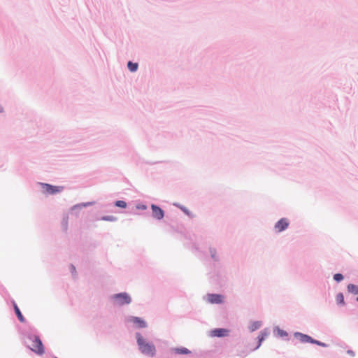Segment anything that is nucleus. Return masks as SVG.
<instances>
[{
    "label": "nucleus",
    "instance_id": "4be33fe9",
    "mask_svg": "<svg viewBox=\"0 0 358 358\" xmlns=\"http://www.w3.org/2000/svg\"><path fill=\"white\" fill-rule=\"evenodd\" d=\"M278 335L280 336H285L287 335L285 331L281 330L280 329H278Z\"/></svg>",
    "mask_w": 358,
    "mask_h": 358
},
{
    "label": "nucleus",
    "instance_id": "a878e982",
    "mask_svg": "<svg viewBox=\"0 0 358 358\" xmlns=\"http://www.w3.org/2000/svg\"><path fill=\"white\" fill-rule=\"evenodd\" d=\"M55 358H57V357H55Z\"/></svg>",
    "mask_w": 358,
    "mask_h": 358
},
{
    "label": "nucleus",
    "instance_id": "6e6552de",
    "mask_svg": "<svg viewBox=\"0 0 358 358\" xmlns=\"http://www.w3.org/2000/svg\"><path fill=\"white\" fill-rule=\"evenodd\" d=\"M223 296L220 294H208V301L211 303H220L222 302Z\"/></svg>",
    "mask_w": 358,
    "mask_h": 358
},
{
    "label": "nucleus",
    "instance_id": "f03ea898",
    "mask_svg": "<svg viewBox=\"0 0 358 358\" xmlns=\"http://www.w3.org/2000/svg\"><path fill=\"white\" fill-rule=\"evenodd\" d=\"M30 339H32L33 341V345L29 348L31 350H32L34 352H35L37 355H42L45 352L44 347L43 345L42 341H41L40 338L37 336H31Z\"/></svg>",
    "mask_w": 358,
    "mask_h": 358
},
{
    "label": "nucleus",
    "instance_id": "39448f33",
    "mask_svg": "<svg viewBox=\"0 0 358 358\" xmlns=\"http://www.w3.org/2000/svg\"><path fill=\"white\" fill-rule=\"evenodd\" d=\"M289 224V222L287 218H282L275 224V229L278 232H281L286 229Z\"/></svg>",
    "mask_w": 358,
    "mask_h": 358
},
{
    "label": "nucleus",
    "instance_id": "9b49d317",
    "mask_svg": "<svg viewBox=\"0 0 358 358\" xmlns=\"http://www.w3.org/2000/svg\"><path fill=\"white\" fill-rule=\"evenodd\" d=\"M13 306H14L15 312V313L17 315V317L18 320L21 322H24L25 321L24 317L22 315L19 308L17 307V306L16 305V303L15 302L13 303Z\"/></svg>",
    "mask_w": 358,
    "mask_h": 358
},
{
    "label": "nucleus",
    "instance_id": "a211bd4d",
    "mask_svg": "<svg viewBox=\"0 0 358 358\" xmlns=\"http://www.w3.org/2000/svg\"><path fill=\"white\" fill-rule=\"evenodd\" d=\"M115 206L120 208H124L127 206V203L124 201H117L115 203Z\"/></svg>",
    "mask_w": 358,
    "mask_h": 358
},
{
    "label": "nucleus",
    "instance_id": "7ed1b4c3",
    "mask_svg": "<svg viewBox=\"0 0 358 358\" xmlns=\"http://www.w3.org/2000/svg\"><path fill=\"white\" fill-rule=\"evenodd\" d=\"M113 299L115 301L116 304L119 306L129 304L131 301L130 296L125 292L115 294Z\"/></svg>",
    "mask_w": 358,
    "mask_h": 358
},
{
    "label": "nucleus",
    "instance_id": "f257e3e1",
    "mask_svg": "<svg viewBox=\"0 0 358 358\" xmlns=\"http://www.w3.org/2000/svg\"><path fill=\"white\" fill-rule=\"evenodd\" d=\"M136 336L141 352L147 356L153 357L156 352L154 344L147 342L140 333H137Z\"/></svg>",
    "mask_w": 358,
    "mask_h": 358
},
{
    "label": "nucleus",
    "instance_id": "dca6fc26",
    "mask_svg": "<svg viewBox=\"0 0 358 358\" xmlns=\"http://www.w3.org/2000/svg\"><path fill=\"white\" fill-rule=\"evenodd\" d=\"M336 302L338 304H341V305H343L344 304V296H343V294L342 293H338L337 295H336Z\"/></svg>",
    "mask_w": 358,
    "mask_h": 358
},
{
    "label": "nucleus",
    "instance_id": "5701e85b",
    "mask_svg": "<svg viewBox=\"0 0 358 358\" xmlns=\"http://www.w3.org/2000/svg\"><path fill=\"white\" fill-rule=\"evenodd\" d=\"M182 210L187 215H189V212L188 211V210H187L185 208L182 207L181 208Z\"/></svg>",
    "mask_w": 358,
    "mask_h": 358
},
{
    "label": "nucleus",
    "instance_id": "aec40b11",
    "mask_svg": "<svg viewBox=\"0 0 358 358\" xmlns=\"http://www.w3.org/2000/svg\"><path fill=\"white\" fill-rule=\"evenodd\" d=\"M102 220H106V221H115L116 220V217H113V216H105V217H102Z\"/></svg>",
    "mask_w": 358,
    "mask_h": 358
},
{
    "label": "nucleus",
    "instance_id": "1a4fd4ad",
    "mask_svg": "<svg viewBox=\"0 0 358 358\" xmlns=\"http://www.w3.org/2000/svg\"><path fill=\"white\" fill-rule=\"evenodd\" d=\"M294 336H295V337L298 338L301 343H312L313 338L306 334H303L297 332V333H295Z\"/></svg>",
    "mask_w": 358,
    "mask_h": 358
},
{
    "label": "nucleus",
    "instance_id": "0eeeda50",
    "mask_svg": "<svg viewBox=\"0 0 358 358\" xmlns=\"http://www.w3.org/2000/svg\"><path fill=\"white\" fill-rule=\"evenodd\" d=\"M229 330L226 329H215L211 331V336L215 337H224L228 335Z\"/></svg>",
    "mask_w": 358,
    "mask_h": 358
},
{
    "label": "nucleus",
    "instance_id": "6ab92c4d",
    "mask_svg": "<svg viewBox=\"0 0 358 358\" xmlns=\"http://www.w3.org/2000/svg\"><path fill=\"white\" fill-rule=\"evenodd\" d=\"M334 279L337 282H340L343 279V276L341 273H336L334 275Z\"/></svg>",
    "mask_w": 358,
    "mask_h": 358
},
{
    "label": "nucleus",
    "instance_id": "2eb2a0df",
    "mask_svg": "<svg viewBox=\"0 0 358 358\" xmlns=\"http://www.w3.org/2000/svg\"><path fill=\"white\" fill-rule=\"evenodd\" d=\"M128 69L131 72H135L138 69V64L129 62L127 64Z\"/></svg>",
    "mask_w": 358,
    "mask_h": 358
},
{
    "label": "nucleus",
    "instance_id": "f3484780",
    "mask_svg": "<svg viewBox=\"0 0 358 358\" xmlns=\"http://www.w3.org/2000/svg\"><path fill=\"white\" fill-rule=\"evenodd\" d=\"M261 326V323L259 322H254L250 327V330L252 331H255L256 329H259Z\"/></svg>",
    "mask_w": 358,
    "mask_h": 358
},
{
    "label": "nucleus",
    "instance_id": "f8f14e48",
    "mask_svg": "<svg viewBox=\"0 0 358 358\" xmlns=\"http://www.w3.org/2000/svg\"><path fill=\"white\" fill-rule=\"evenodd\" d=\"M348 291L354 294H358V286L354 284H349L348 285Z\"/></svg>",
    "mask_w": 358,
    "mask_h": 358
},
{
    "label": "nucleus",
    "instance_id": "412c9836",
    "mask_svg": "<svg viewBox=\"0 0 358 358\" xmlns=\"http://www.w3.org/2000/svg\"><path fill=\"white\" fill-rule=\"evenodd\" d=\"M312 343H314V344H316L317 345L322 346V347H325L326 346L325 343H322V342H320L319 341H317V340H314L313 338Z\"/></svg>",
    "mask_w": 358,
    "mask_h": 358
},
{
    "label": "nucleus",
    "instance_id": "9d476101",
    "mask_svg": "<svg viewBox=\"0 0 358 358\" xmlns=\"http://www.w3.org/2000/svg\"><path fill=\"white\" fill-rule=\"evenodd\" d=\"M130 321L136 324L138 328L146 327V322L140 317H131Z\"/></svg>",
    "mask_w": 358,
    "mask_h": 358
},
{
    "label": "nucleus",
    "instance_id": "4468645a",
    "mask_svg": "<svg viewBox=\"0 0 358 358\" xmlns=\"http://www.w3.org/2000/svg\"><path fill=\"white\" fill-rule=\"evenodd\" d=\"M268 332L266 331H261L259 336V345L257 348H259L262 343V342L265 339L266 336H268Z\"/></svg>",
    "mask_w": 358,
    "mask_h": 358
},
{
    "label": "nucleus",
    "instance_id": "20e7f679",
    "mask_svg": "<svg viewBox=\"0 0 358 358\" xmlns=\"http://www.w3.org/2000/svg\"><path fill=\"white\" fill-rule=\"evenodd\" d=\"M43 192L47 194H55L60 192L63 189L62 186H53L47 183H41Z\"/></svg>",
    "mask_w": 358,
    "mask_h": 358
},
{
    "label": "nucleus",
    "instance_id": "ddd939ff",
    "mask_svg": "<svg viewBox=\"0 0 358 358\" xmlns=\"http://www.w3.org/2000/svg\"><path fill=\"white\" fill-rule=\"evenodd\" d=\"M173 351H174V352H176L177 354L186 355V354L190 353V351L188 349L185 348H174Z\"/></svg>",
    "mask_w": 358,
    "mask_h": 358
},
{
    "label": "nucleus",
    "instance_id": "b1692460",
    "mask_svg": "<svg viewBox=\"0 0 358 358\" xmlns=\"http://www.w3.org/2000/svg\"><path fill=\"white\" fill-rule=\"evenodd\" d=\"M3 112V108L0 106V113Z\"/></svg>",
    "mask_w": 358,
    "mask_h": 358
},
{
    "label": "nucleus",
    "instance_id": "423d86ee",
    "mask_svg": "<svg viewBox=\"0 0 358 358\" xmlns=\"http://www.w3.org/2000/svg\"><path fill=\"white\" fill-rule=\"evenodd\" d=\"M151 208L152 210V216L155 218L162 220L164 217V213L162 208L154 204L151 206Z\"/></svg>",
    "mask_w": 358,
    "mask_h": 358
},
{
    "label": "nucleus",
    "instance_id": "393cba45",
    "mask_svg": "<svg viewBox=\"0 0 358 358\" xmlns=\"http://www.w3.org/2000/svg\"><path fill=\"white\" fill-rule=\"evenodd\" d=\"M357 301H358V296L357 297Z\"/></svg>",
    "mask_w": 358,
    "mask_h": 358
}]
</instances>
